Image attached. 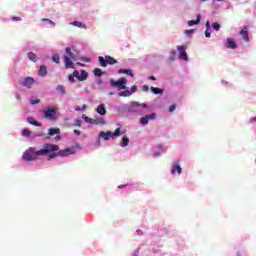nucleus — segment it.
<instances>
[{
	"label": "nucleus",
	"mask_w": 256,
	"mask_h": 256,
	"mask_svg": "<svg viewBox=\"0 0 256 256\" xmlns=\"http://www.w3.org/2000/svg\"><path fill=\"white\" fill-rule=\"evenodd\" d=\"M110 95H113V93H110Z\"/></svg>",
	"instance_id": "nucleus-61"
},
{
	"label": "nucleus",
	"mask_w": 256,
	"mask_h": 256,
	"mask_svg": "<svg viewBox=\"0 0 256 256\" xmlns=\"http://www.w3.org/2000/svg\"><path fill=\"white\" fill-rule=\"evenodd\" d=\"M12 21H21V17H12Z\"/></svg>",
	"instance_id": "nucleus-47"
},
{
	"label": "nucleus",
	"mask_w": 256,
	"mask_h": 256,
	"mask_svg": "<svg viewBox=\"0 0 256 256\" xmlns=\"http://www.w3.org/2000/svg\"><path fill=\"white\" fill-rule=\"evenodd\" d=\"M121 135V129L117 128L114 133H112V139H115V137H119Z\"/></svg>",
	"instance_id": "nucleus-30"
},
{
	"label": "nucleus",
	"mask_w": 256,
	"mask_h": 256,
	"mask_svg": "<svg viewBox=\"0 0 256 256\" xmlns=\"http://www.w3.org/2000/svg\"><path fill=\"white\" fill-rule=\"evenodd\" d=\"M129 111H133L131 108H129Z\"/></svg>",
	"instance_id": "nucleus-59"
},
{
	"label": "nucleus",
	"mask_w": 256,
	"mask_h": 256,
	"mask_svg": "<svg viewBox=\"0 0 256 256\" xmlns=\"http://www.w3.org/2000/svg\"><path fill=\"white\" fill-rule=\"evenodd\" d=\"M118 73H125L129 77H133V71L131 69H120Z\"/></svg>",
	"instance_id": "nucleus-25"
},
{
	"label": "nucleus",
	"mask_w": 256,
	"mask_h": 256,
	"mask_svg": "<svg viewBox=\"0 0 256 256\" xmlns=\"http://www.w3.org/2000/svg\"><path fill=\"white\" fill-rule=\"evenodd\" d=\"M99 137H102V139H104V141H109L111 139V137H113V132L111 131H107V132H100L99 133Z\"/></svg>",
	"instance_id": "nucleus-14"
},
{
	"label": "nucleus",
	"mask_w": 256,
	"mask_h": 256,
	"mask_svg": "<svg viewBox=\"0 0 256 256\" xmlns=\"http://www.w3.org/2000/svg\"><path fill=\"white\" fill-rule=\"evenodd\" d=\"M82 119H84L85 123H92L93 118H89L87 115L83 114Z\"/></svg>",
	"instance_id": "nucleus-33"
},
{
	"label": "nucleus",
	"mask_w": 256,
	"mask_h": 256,
	"mask_svg": "<svg viewBox=\"0 0 256 256\" xmlns=\"http://www.w3.org/2000/svg\"><path fill=\"white\" fill-rule=\"evenodd\" d=\"M104 124H105V119L104 118H98V119H93L92 118L91 125H104Z\"/></svg>",
	"instance_id": "nucleus-21"
},
{
	"label": "nucleus",
	"mask_w": 256,
	"mask_h": 256,
	"mask_svg": "<svg viewBox=\"0 0 256 256\" xmlns=\"http://www.w3.org/2000/svg\"><path fill=\"white\" fill-rule=\"evenodd\" d=\"M52 61H54V63H61V60L59 58V54H54L53 57H52Z\"/></svg>",
	"instance_id": "nucleus-31"
},
{
	"label": "nucleus",
	"mask_w": 256,
	"mask_h": 256,
	"mask_svg": "<svg viewBox=\"0 0 256 256\" xmlns=\"http://www.w3.org/2000/svg\"><path fill=\"white\" fill-rule=\"evenodd\" d=\"M99 64L101 65V67H107V65H116L117 61L115 60V58L111 57V56H100L98 58Z\"/></svg>",
	"instance_id": "nucleus-4"
},
{
	"label": "nucleus",
	"mask_w": 256,
	"mask_h": 256,
	"mask_svg": "<svg viewBox=\"0 0 256 256\" xmlns=\"http://www.w3.org/2000/svg\"><path fill=\"white\" fill-rule=\"evenodd\" d=\"M75 110L76 111H82V108H81V106H76Z\"/></svg>",
	"instance_id": "nucleus-52"
},
{
	"label": "nucleus",
	"mask_w": 256,
	"mask_h": 256,
	"mask_svg": "<svg viewBox=\"0 0 256 256\" xmlns=\"http://www.w3.org/2000/svg\"><path fill=\"white\" fill-rule=\"evenodd\" d=\"M61 133V130L58 128H50L49 129V135L53 137V135H59Z\"/></svg>",
	"instance_id": "nucleus-22"
},
{
	"label": "nucleus",
	"mask_w": 256,
	"mask_h": 256,
	"mask_svg": "<svg viewBox=\"0 0 256 256\" xmlns=\"http://www.w3.org/2000/svg\"><path fill=\"white\" fill-rule=\"evenodd\" d=\"M22 135H23V137H30L31 136V131H29L28 129H24L22 131Z\"/></svg>",
	"instance_id": "nucleus-35"
},
{
	"label": "nucleus",
	"mask_w": 256,
	"mask_h": 256,
	"mask_svg": "<svg viewBox=\"0 0 256 256\" xmlns=\"http://www.w3.org/2000/svg\"><path fill=\"white\" fill-rule=\"evenodd\" d=\"M193 33H194V30H193V29H190V30H186V31H185V34H186V35H193Z\"/></svg>",
	"instance_id": "nucleus-42"
},
{
	"label": "nucleus",
	"mask_w": 256,
	"mask_h": 256,
	"mask_svg": "<svg viewBox=\"0 0 256 256\" xmlns=\"http://www.w3.org/2000/svg\"><path fill=\"white\" fill-rule=\"evenodd\" d=\"M171 53H172V55H175V50H172Z\"/></svg>",
	"instance_id": "nucleus-58"
},
{
	"label": "nucleus",
	"mask_w": 256,
	"mask_h": 256,
	"mask_svg": "<svg viewBox=\"0 0 256 256\" xmlns=\"http://www.w3.org/2000/svg\"><path fill=\"white\" fill-rule=\"evenodd\" d=\"M33 83H35V79H33V77H26L22 85L23 87H27L28 89H31V87L33 86Z\"/></svg>",
	"instance_id": "nucleus-12"
},
{
	"label": "nucleus",
	"mask_w": 256,
	"mask_h": 256,
	"mask_svg": "<svg viewBox=\"0 0 256 256\" xmlns=\"http://www.w3.org/2000/svg\"><path fill=\"white\" fill-rule=\"evenodd\" d=\"M38 73H39L40 77H47V66H45V65L40 66Z\"/></svg>",
	"instance_id": "nucleus-17"
},
{
	"label": "nucleus",
	"mask_w": 256,
	"mask_h": 256,
	"mask_svg": "<svg viewBox=\"0 0 256 256\" xmlns=\"http://www.w3.org/2000/svg\"><path fill=\"white\" fill-rule=\"evenodd\" d=\"M27 121H28V123H30V125H34L35 127H41V122H38L33 117H28Z\"/></svg>",
	"instance_id": "nucleus-15"
},
{
	"label": "nucleus",
	"mask_w": 256,
	"mask_h": 256,
	"mask_svg": "<svg viewBox=\"0 0 256 256\" xmlns=\"http://www.w3.org/2000/svg\"><path fill=\"white\" fill-rule=\"evenodd\" d=\"M79 60V51L75 50L74 48L67 47L66 48V55L64 56V64L66 69H75L73 65V61Z\"/></svg>",
	"instance_id": "nucleus-2"
},
{
	"label": "nucleus",
	"mask_w": 256,
	"mask_h": 256,
	"mask_svg": "<svg viewBox=\"0 0 256 256\" xmlns=\"http://www.w3.org/2000/svg\"><path fill=\"white\" fill-rule=\"evenodd\" d=\"M68 79H69L70 83H75V76L73 74H70L68 76Z\"/></svg>",
	"instance_id": "nucleus-37"
},
{
	"label": "nucleus",
	"mask_w": 256,
	"mask_h": 256,
	"mask_svg": "<svg viewBox=\"0 0 256 256\" xmlns=\"http://www.w3.org/2000/svg\"><path fill=\"white\" fill-rule=\"evenodd\" d=\"M44 119H49V121H57V108L49 107L43 111Z\"/></svg>",
	"instance_id": "nucleus-3"
},
{
	"label": "nucleus",
	"mask_w": 256,
	"mask_h": 256,
	"mask_svg": "<svg viewBox=\"0 0 256 256\" xmlns=\"http://www.w3.org/2000/svg\"><path fill=\"white\" fill-rule=\"evenodd\" d=\"M212 28L215 30V31H219V29H221V25L217 22H214L212 24Z\"/></svg>",
	"instance_id": "nucleus-34"
},
{
	"label": "nucleus",
	"mask_w": 256,
	"mask_h": 256,
	"mask_svg": "<svg viewBox=\"0 0 256 256\" xmlns=\"http://www.w3.org/2000/svg\"><path fill=\"white\" fill-rule=\"evenodd\" d=\"M72 25L74 27H80L81 29H87V26L81 22L74 21V22H72Z\"/></svg>",
	"instance_id": "nucleus-27"
},
{
	"label": "nucleus",
	"mask_w": 256,
	"mask_h": 256,
	"mask_svg": "<svg viewBox=\"0 0 256 256\" xmlns=\"http://www.w3.org/2000/svg\"><path fill=\"white\" fill-rule=\"evenodd\" d=\"M81 61H84V63H89V58H82Z\"/></svg>",
	"instance_id": "nucleus-48"
},
{
	"label": "nucleus",
	"mask_w": 256,
	"mask_h": 256,
	"mask_svg": "<svg viewBox=\"0 0 256 256\" xmlns=\"http://www.w3.org/2000/svg\"><path fill=\"white\" fill-rule=\"evenodd\" d=\"M177 50L179 51V58L183 61H187L189 58L187 56V51H185V46H177Z\"/></svg>",
	"instance_id": "nucleus-8"
},
{
	"label": "nucleus",
	"mask_w": 256,
	"mask_h": 256,
	"mask_svg": "<svg viewBox=\"0 0 256 256\" xmlns=\"http://www.w3.org/2000/svg\"><path fill=\"white\" fill-rule=\"evenodd\" d=\"M93 73L95 77H101L102 75H105V72H103V70H101L100 68H95L93 70Z\"/></svg>",
	"instance_id": "nucleus-24"
},
{
	"label": "nucleus",
	"mask_w": 256,
	"mask_h": 256,
	"mask_svg": "<svg viewBox=\"0 0 256 256\" xmlns=\"http://www.w3.org/2000/svg\"><path fill=\"white\" fill-rule=\"evenodd\" d=\"M15 97H16V99H17L18 101H21V95L16 94Z\"/></svg>",
	"instance_id": "nucleus-50"
},
{
	"label": "nucleus",
	"mask_w": 256,
	"mask_h": 256,
	"mask_svg": "<svg viewBox=\"0 0 256 256\" xmlns=\"http://www.w3.org/2000/svg\"><path fill=\"white\" fill-rule=\"evenodd\" d=\"M59 145L46 143L43 145V149L36 151V155H48V161L59 157Z\"/></svg>",
	"instance_id": "nucleus-1"
},
{
	"label": "nucleus",
	"mask_w": 256,
	"mask_h": 256,
	"mask_svg": "<svg viewBox=\"0 0 256 256\" xmlns=\"http://www.w3.org/2000/svg\"><path fill=\"white\" fill-rule=\"evenodd\" d=\"M131 107H141V104L139 102L132 101Z\"/></svg>",
	"instance_id": "nucleus-38"
},
{
	"label": "nucleus",
	"mask_w": 256,
	"mask_h": 256,
	"mask_svg": "<svg viewBox=\"0 0 256 256\" xmlns=\"http://www.w3.org/2000/svg\"><path fill=\"white\" fill-rule=\"evenodd\" d=\"M72 75H74V77H76V79H78V81H79V79L81 78V76H80V74H79V70H74V72H73Z\"/></svg>",
	"instance_id": "nucleus-36"
},
{
	"label": "nucleus",
	"mask_w": 256,
	"mask_h": 256,
	"mask_svg": "<svg viewBox=\"0 0 256 256\" xmlns=\"http://www.w3.org/2000/svg\"><path fill=\"white\" fill-rule=\"evenodd\" d=\"M74 125H75V127H81V125H82L81 120H79V119L75 120Z\"/></svg>",
	"instance_id": "nucleus-39"
},
{
	"label": "nucleus",
	"mask_w": 256,
	"mask_h": 256,
	"mask_svg": "<svg viewBox=\"0 0 256 256\" xmlns=\"http://www.w3.org/2000/svg\"><path fill=\"white\" fill-rule=\"evenodd\" d=\"M201 23V16H197L196 20H189L188 21V26L193 27V25H199Z\"/></svg>",
	"instance_id": "nucleus-16"
},
{
	"label": "nucleus",
	"mask_w": 256,
	"mask_h": 256,
	"mask_svg": "<svg viewBox=\"0 0 256 256\" xmlns=\"http://www.w3.org/2000/svg\"><path fill=\"white\" fill-rule=\"evenodd\" d=\"M205 37H207L209 39V37H211V33L209 31H205Z\"/></svg>",
	"instance_id": "nucleus-45"
},
{
	"label": "nucleus",
	"mask_w": 256,
	"mask_h": 256,
	"mask_svg": "<svg viewBox=\"0 0 256 256\" xmlns=\"http://www.w3.org/2000/svg\"><path fill=\"white\" fill-rule=\"evenodd\" d=\"M142 107L147 108V104H142Z\"/></svg>",
	"instance_id": "nucleus-57"
},
{
	"label": "nucleus",
	"mask_w": 256,
	"mask_h": 256,
	"mask_svg": "<svg viewBox=\"0 0 256 256\" xmlns=\"http://www.w3.org/2000/svg\"><path fill=\"white\" fill-rule=\"evenodd\" d=\"M226 47L228 49H237V42H235V40L232 38H227L226 39Z\"/></svg>",
	"instance_id": "nucleus-13"
},
{
	"label": "nucleus",
	"mask_w": 256,
	"mask_h": 256,
	"mask_svg": "<svg viewBox=\"0 0 256 256\" xmlns=\"http://www.w3.org/2000/svg\"><path fill=\"white\" fill-rule=\"evenodd\" d=\"M76 65H79L80 67H83L84 65L83 64H81V63H76Z\"/></svg>",
	"instance_id": "nucleus-56"
},
{
	"label": "nucleus",
	"mask_w": 256,
	"mask_h": 256,
	"mask_svg": "<svg viewBox=\"0 0 256 256\" xmlns=\"http://www.w3.org/2000/svg\"><path fill=\"white\" fill-rule=\"evenodd\" d=\"M132 92L130 90H124L118 94V97H131Z\"/></svg>",
	"instance_id": "nucleus-23"
},
{
	"label": "nucleus",
	"mask_w": 256,
	"mask_h": 256,
	"mask_svg": "<svg viewBox=\"0 0 256 256\" xmlns=\"http://www.w3.org/2000/svg\"><path fill=\"white\" fill-rule=\"evenodd\" d=\"M130 93H132V94H133V93H137V86H135V85L132 86V87H131V90H130Z\"/></svg>",
	"instance_id": "nucleus-40"
},
{
	"label": "nucleus",
	"mask_w": 256,
	"mask_h": 256,
	"mask_svg": "<svg viewBox=\"0 0 256 256\" xmlns=\"http://www.w3.org/2000/svg\"><path fill=\"white\" fill-rule=\"evenodd\" d=\"M206 29L209 31L211 29V23L209 21L206 22Z\"/></svg>",
	"instance_id": "nucleus-44"
},
{
	"label": "nucleus",
	"mask_w": 256,
	"mask_h": 256,
	"mask_svg": "<svg viewBox=\"0 0 256 256\" xmlns=\"http://www.w3.org/2000/svg\"><path fill=\"white\" fill-rule=\"evenodd\" d=\"M122 187H126V185H119L118 189H122Z\"/></svg>",
	"instance_id": "nucleus-55"
},
{
	"label": "nucleus",
	"mask_w": 256,
	"mask_h": 256,
	"mask_svg": "<svg viewBox=\"0 0 256 256\" xmlns=\"http://www.w3.org/2000/svg\"><path fill=\"white\" fill-rule=\"evenodd\" d=\"M217 1H223V0H217Z\"/></svg>",
	"instance_id": "nucleus-60"
},
{
	"label": "nucleus",
	"mask_w": 256,
	"mask_h": 256,
	"mask_svg": "<svg viewBox=\"0 0 256 256\" xmlns=\"http://www.w3.org/2000/svg\"><path fill=\"white\" fill-rule=\"evenodd\" d=\"M75 135H81V130H74Z\"/></svg>",
	"instance_id": "nucleus-49"
},
{
	"label": "nucleus",
	"mask_w": 256,
	"mask_h": 256,
	"mask_svg": "<svg viewBox=\"0 0 256 256\" xmlns=\"http://www.w3.org/2000/svg\"><path fill=\"white\" fill-rule=\"evenodd\" d=\"M202 1H207V0H202Z\"/></svg>",
	"instance_id": "nucleus-62"
},
{
	"label": "nucleus",
	"mask_w": 256,
	"mask_h": 256,
	"mask_svg": "<svg viewBox=\"0 0 256 256\" xmlns=\"http://www.w3.org/2000/svg\"><path fill=\"white\" fill-rule=\"evenodd\" d=\"M175 109H176V106H175V105L170 106V107H169L170 113H173V111H175Z\"/></svg>",
	"instance_id": "nucleus-43"
},
{
	"label": "nucleus",
	"mask_w": 256,
	"mask_h": 256,
	"mask_svg": "<svg viewBox=\"0 0 256 256\" xmlns=\"http://www.w3.org/2000/svg\"><path fill=\"white\" fill-rule=\"evenodd\" d=\"M57 91H59L60 93H62V95H65V86L64 85H58L57 86Z\"/></svg>",
	"instance_id": "nucleus-32"
},
{
	"label": "nucleus",
	"mask_w": 256,
	"mask_h": 256,
	"mask_svg": "<svg viewBox=\"0 0 256 256\" xmlns=\"http://www.w3.org/2000/svg\"><path fill=\"white\" fill-rule=\"evenodd\" d=\"M40 103L39 99L31 100V105H37Z\"/></svg>",
	"instance_id": "nucleus-41"
},
{
	"label": "nucleus",
	"mask_w": 256,
	"mask_h": 256,
	"mask_svg": "<svg viewBox=\"0 0 256 256\" xmlns=\"http://www.w3.org/2000/svg\"><path fill=\"white\" fill-rule=\"evenodd\" d=\"M126 84H127V80L124 77L120 78L118 81L110 80V85L112 87H119L120 89H127V86H125Z\"/></svg>",
	"instance_id": "nucleus-5"
},
{
	"label": "nucleus",
	"mask_w": 256,
	"mask_h": 256,
	"mask_svg": "<svg viewBox=\"0 0 256 256\" xmlns=\"http://www.w3.org/2000/svg\"><path fill=\"white\" fill-rule=\"evenodd\" d=\"M250 123H256V117L251 118Z\"/></svg>",
	"instance_id": "nucleus-51"
},
{
	"label": "nucleus",
	"mask_w": 256,
	"mask_h": 256,
	"mask_svg": "<svg viewBox=\"0 0 256 256\" xmlns=\"http://www.w3.org/2000/svg\"><path fill=\"white\" fill-rule=\"evenodd\" d=\"M28 59H30V61H33V63H37V54L33 52H29Z\"/></svg>",
	"instance_id": "nucleus-26"
},
{
	"label": "nucleus",
	"mask_w": 256,
	"mask_h": 256,
	"mask_svg": "<svg viewBox=\"0 0 256 256\" xmlns=\"http://www.w3.org/2000/svg\"><path fill=\"white\" fill-rule=\"evenodd\" d=\"M36 153L37 152L32 154L29 151H25L24 154H23L24 161H35V159H37V157H39V155H37Z\"/></svg>",
	"instance_id": "nucleus-7"
},
{
	"label": "nucleus",
	"mask_w": 256,
	"mask_h": 256,
	"mask_svg": "<svg viewBox=\"0 0 256 256\" xmlns=\"http://www.w3.org/2000/svg\"><path fill=\"white\" fill-rule=\"evenodd\" d=\"M150 91L152 92V93H154V95H163V89H161V88H158V87H151L150 88Z\"/></svg>",
	"instance_id": "nucleus-20"
},
{
	"label": "nucleus",
	"mask_w": 256,
	"mask_h": 256,
	"mask_svg": "<svg viewBox=\"0 0 256 256\" xmlns=\"http://www.w3.org/2000/svg\"><path fill=\"white\" fill-rule=\"evenodd\" d=\"M175 173H178V175L183 173V168H181V165H179V161H177L176 164L172 166L171 175H175Z\"/></svg>",
	"instance_id": "nucleus-10"
},
{
	"label": "nucleus",
	"mask_w": 256,
	"mask_h": 256,
	"mask_svg": "<svg viewBox=\"0 0 256 256\" xmlns=\"http://www.w3.org/2000/svg\"><path fill=\"white\" fill-rule=\"evenodd\" d=\"M149 79H150V81H155L156 80L155 76H150Z\"/></svg>",
	"instance_id": "nucleus-53"
},
{
	"label": "nucleus",
	"mask_w": 256,
	"mask_h": 256,
	"mask_svg": "<svg viewBox=\"0 0 256 256\" xmlns=\"http://www.w3.org/2000/svg\"><path fill=\"white\" fill-rule=\"evenodd\" d=\"M247 29V26H244V28L240 31V36L242 37V41L249 43V32Z\"/></svg>",
	"instance_id": "nucleus-11"
},
{
	"label": "nucleus",
	"mask_w": 256,
	"mask_h": 256,
	"mask_svg": "<svg viewBox=\"0 0 256 256\" xmlns=\"http://www.w3.org/2000/svg\"><path fill=\"white\" fill-rule=\"evenodd\" d=\"M89 77V73L85 70L80 71V78L79 81H87V78Z\"/></svg>",
	"instance_id": "nucleus-19"
},
{
	"label": "nucleus",
	"mask_w": 256,
	"mask_h": 256,
	"mask_svg": "<svg viewBox=\"0 0 256 256\" xmlns=\"http://www.w3.org/2000/svg\"><path fill=\"white\" fill-rule=\"evenodd\" d=\"M142 91H149V86L144 85V86L142 87Z\"/></svg>",
	"instance_id": "nucleus-46"
},
{
	"label": "nucleus",
	"mask_w": 256,
	"mask_h": 256,
	"mask_svg": "<svg viewBox=\"0 0 256 256\" xmlns=\"http://www.w3.org/2000/svg\"><path fill=\"white\" fill-rule=\"evenodd\" d=\"M87 109V105L82 106V111H85Z\"/></svg>",
	"instance_id": "nucleus-54"
},
{
	"label": "nucleus",
	"mask_w": 256,
	"mask_h": 256,
	"mask_svg": "<svg viewBox=\"0 0 256 256\" xmlns=\"http://www.w3.org/2000/svg\"><path fill=\"white\" fill-rule=\"evenodd\" d=\"M97 113H99V115H106L107 114V110H105V106L103 104H100L97 108H96Z\"/></svg>",
	"instance_id": "nucleus-18"
},
{
	"label": "nucleus",
	"mask_w": 256,
	"mask_h": 256,
	"mask_svg": "<svg viewBox=\"0 0 256 256\" xmlns=\"http://www.w3.org/2000/svg\"><path fill=\"white\" fill-rule=\"evenodd\" d=\"M127 145H129V138L127 136H123L121 147H127Z\"/></svg>",
	"instance_id": "nucleus-28"
},
{
	"label": "nucleus",
	"mask_w": 256,
	"mask_h": 256,
	"mask_svg": "<svg viewBox=\"0 0 256 256\" xmlns=\"http://www.w3.org/2000/svg\"><path fill=\"white\" fill-rule=\"evenodd\" d=\"M41 22L42 23H48V25H52V27H55V22H53V20H50L48 18H42Z\"/></svg>",
	"instance_id": "nucleus-29"
},
{
	"label": "nucleus",
	"mask_w": 256,
	"mask_h": 256,
	"mask_svg": "<svg viewBox=\"0 0 256 256\" xmlns=\"http://www.w3.org/2000/svg\"><path fill=\"white\" fill-rule=\"evenodd\" d=\"M73 153H75L74 149L66 148L58 151V157H69V155H73Z\"/></svg>",
	"instance_id": "nucleus-9"
},
{
	"label": "nucleus",
	"mask_w": 256,
	"mask_h": 256,
	"mask_svg": "<svg viewBox=\"0 0 256 256\" xmlns=\"http://www.w3.org/2000/svg\"><path fill=\"white\" fill-rule=\"evenodd\" d=\"M155 119H157V114L152 113V114L146 115L145 117L140 118V123L141 125H147L150 120L153 121Z\"/></svg>",
	"instance_id": "nucleus-6"
}]
</instances>
